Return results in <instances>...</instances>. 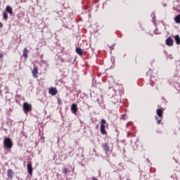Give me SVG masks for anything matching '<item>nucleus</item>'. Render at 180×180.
<instances>
[{"label":"nucleus","instance_id":"nucleus-5","mask_svg":"<svg viewBox=\"0 0 180 180\" xmlns=\"http://www.w3.org/2000/svg\"><path fill=\"white\" fill-rule=\"evenodd\" d=\"M27 169L30 175H33V166L31 162H29L27 165Z\"/></svg>","mask_w":180,"mask_h":180},{"label":"nucleus","instance_id":"nucleus-22","mask_svg":"<svg viewBox=\"0 0 180 180\" xmlns=\"http://www.w3.org/2000/svg\"><path fill=\"white\" fill-rule=\"evenodd\" d=\"M0 27L1 28L4 27V24L1 22H0Z\"/></svg>","mask_w":180,"mask_h":180},{"label":"nucleus","instance_id":"nucleus-18","mask_svg":"<svg viewBox=\"0 0 180 180\" xmlns=\"http://www.w3.org/2000/svg\"><path fill=\"white\" fill-rule=\"evenodd\" d=\"M3 19L4 20H8V13H6V11L3 12Z\"/></svg>","mask_w":180,"mask_h":180},{"label":"nucleus","instance_id":"nucleus-9","mask_svg":"<svg viewBox=\"0 0 180 180\" xmlns=\"http://www.w3.org/2000/svg\"><path fill=\"white\" fill-rule=\"evenodd\" d=\"M166 44L167 46H169V47L174 46V40L172 38L169 37L166 39Z\"/></svg>","mask_w":180,"mask_h":180},{"label":"nucleus","instance_id":"nucleus-14","mask_svg":"<svg viewBox=\"0 0 180 180\" xmlns=\"http://www.w3.org/2000/svg\"><path fill=\"white\" fill-rule=\"evenodd\" d=\"M174 22L177 23V25H180V14L174 17Z\"/></svg>","mask_w":180,"mask_h":180},{"label":"nucleus","instance_id":"nucleus-17","mask_svg":"<svg viewBox=\"0 0 180 180\" xmlns=\"http://www.w3.org/2000/svg\"><path fill=\"white\" fill-rule=\"evenodd\" d=\"M155 120H157V123L158 124H160L161 123L162 120V118H160V117L157 116V115L155 116Z\"/></svg>","mask_w":180,"mask_h":180},{"label":"nucleus","instance_id":"nucleus-15","mask_svg":"<svg viewBox=\"0 0 180 180\" xmlns=\"http://www.w3.org/2000/svg\"><path fill=\"white\" fill-rule=\"evenodd\" d=\"M174 40H175L176 44H180V37H179V35H175Z\"/></svg>","mask_w":180,"mask_h":180},{"label":"nucleus","instance_id":"nucleus-12","mask_svg":"<svg viewBox=\"0 0 180 180\" xmlns=\"http://www.w3.org/2000/svg\"><path fill=\"white\" fill-rule=\"evenodd\" d=\"M6 13H9V15H13V10L12 9V7H11L10 6H6Z\"/></svg>","mask_w":180,"mask_h":180},{"label":"nucleus","instance_id":"nucleus-8","mask_svg":"<svg viewBox=\"0 0 180 180\" xmlns=\"http://www.w3.org/2000/svg\"><path fill=\"white\" fill-rule=\"evenodd\" d=\"M13 175H15V172H13V170L11 169H9L7 171V176L9 178V179H13Z\"/></svg>","mask_w":180,"mask_h":180},{"label":"nucleus","instance_id":"nucleus-19","mask_svg":"<svg viewBox=\"0 0 180 180\" xmlns=\"http://www.w3.org/2000/svg\"><path fill=\"white\" fill-rule=\"evenodd\" d=\"M62 173H63V174H65V175H67V174H68V169H67V168H63Z\"/></svg>","mask_w":180,"mask_h":180},{"label":"nucleus","instance_id":"nucleus-7","mask_svg":"<svg viewBox=\"0 0 180 180\" xmlns=\"http://www.w3.org/2000/svg\"><path fill=\"white\" fill-rule=\"evenodd\" d=\"M71 112L74 113V115H77V112H78V107L77 104L73 103L71 105Z\"/></svg>","mask_w":180,"mask_h":180},{"label":"nucleus","instance_id":"nucleus-10","mask_svg":"<svg viewBox=\"0 0 180 180\" xmlns=\"http://www.w3.org/2000/svg\"><path fill=\"white\" fill-rule=\"evenodd\" d=\"M32 72L34 78H38L37 74H39V71L37 67L34 66Z\"/></svg>","mask_w":180,"mask_h":180},{"label":"nucleus","instance_id":"nucleus-1","mask_svg":"<svg viewBox=\"0 0 180 180\" xmlns=\"http://www.w3.org/2000/svg\"><path fill=\"white\" fill-rule=\"evenodd\" d=\"M4 145L6 148H12V147H13V142H12V139L11 138H4Z\"/></svg>","mask_w":180,"mask_h":180},{"label":"nucleus","instance_id":"nucleus-2","mask_svg":"<svg viewBox=\"0 0 180 180\" xmlns=\"http://www.w3.org/2000/svg\"><path fill=\"white\" fill-rule=\"evenodd\" d=\"M105 124H106V120L105 119H102L101 127H100V131L101 134H108V132H106Z\"/></svg>","mask_w":180,"mask_h":180},{"label":"nucleus","instance_id":"nucleus-23","mask_svg":"<svg viewBox=\"0 0 180 180\" xmlns=\"http://www.w3.org/2000/svg\"><path fill=\"white\" fill-rule=\"evenodd\" d=\"M4 57V53H0V58H2Z\"/></svg>","mask_w":180,"mask_h":180},{"label":"nucleus","instance_id":"nucleus-21","mask_svg":"<svg viewBox=\"0 0 180 180\" xmlns=\"http://www.w3.org/2000/svg\"><path fill=\"white\" fill-rule=\"evenodd\" d=\"M58 105H63V101L60 98H58Z\"/></svg>","mask_w":180,"mask_h":180},{"label":"nucleus","instance_id":"nucleus-11","mask_svg":"<svg viewBox=\"0 0 180 180\" xmlns=\"http://www.w3.org/2000/svg\"><path fill=\"white\" fill-rule=\"evenodd\" d=\"M57 93H58V91H57V88L56 87H52L49 89V94L53 96H54V95H57Z\"/></svg>","mask_w":180,"mask_h":180},{"label":"nucleus","instance_id":"nucleus-13","mask_svg":"<svg viewBox=\"0 0 180 180\" xmlns=\"http://www.w3.org/2000/svg\"><path fill=\"white\" fill-rule=\"evenodd\" d=\"M22 57H25V60H27V57H29V50L26 48L23 50Z\"/></svg>","mask_w":180,"mask_h":180},{"label":"nucleus","instance_id":"nucleus-3","mask_svg":"<svg viewBox=\"0 0 180 180\" xmlns=\"http://www.w3.org/2000/svg\"><path fill=\"white\" fill-rule=\"evenodd\" d=\"M103 148H104L105 153H112L113 151V146L110 148V146H109V143L108 142L103 144Z\"/></svg>","mask_w":180,"mask_h":180},{"label":"nucleus","instance_id":"nucleus-6","mask_svg":"<svg viewBox=\"0 0 180 180\" xmlns=\"http://www.w3.org/2000/svg\"><path fill=\"white\" fill-rule=\"evenodd\" d=\"M156 114L160 117V119H162L164 116V108H158L156 110Z\"/></svg>","mask_w":180,"mask_h":180},{"label":"nucleus","instance_id":"nucleus-20","mask_svg":"<svg viewBox=\"0 0 180 180\" xmlns=\"http://www.w3.org/2000/svg\"><path fill=\"white\" fill-rule=\"evenodd\" d=\"M127 118V115L126 114H122V120H126Z\"/></svg>","mask_w":180,"mask_h":180},{"label":"nucleus","instance_id":"nucleus-4","mask_svg":"<svg viewBox=\"0 0 180 180\" xmlns=\"http://www.w3.org/2000/svg\"><path fill=\"white\" fill-rule=\"evenodd\" d=\"M23 110L25 113H29L32 110V104L25 102L23 103Z\"/></svg>","mask_w":180,"mask_h":180},{"label":"nucleus","instance_id":"nucleus-16","mask_svg":"<svg viewBox=\"0 0 180 180\" xmlns=\"http://www.w3.org/2000/svg\"><path fill=\"white\" fill-rule=\"evenodd\" d=\"M76 53L79 54V56H82V49L81 48H77Z\"/></svg>","mask_w":180,"mask_h":180}]
</instances>
